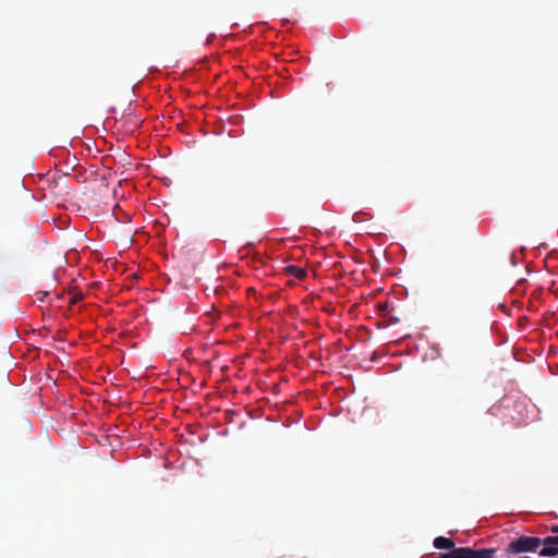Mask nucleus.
Instances as JSON below:
<instances>
[{
	"instance_id": "nucleus-4",
	"label": "nucleus",
	"mask_w": 558,
	"mask_h": 558,
	"mask_svg": "<svg viewBox=\"0 0 558 558\" xmlns=\"http://www.w3.org/2000/svg\"><path fill=\"white\" fill-rule=\"evenodd\" d=\"M541 556H556L558 555V547L555 544L545 545L539 551Z\"/></svg>"
},
{
	"instance_id": "nucleus-6",
	"label": "nucleus",
	"mask_w": 558,
	"mask_h": 558,
	"mask_svg": "<svg viewBox=\"0 0 558 558\" xmlns=\"http://www.w3.org/2000/svg\"><path fill=\"white\" fill-rule=\"evenodd\" d=\"M544 544H545V545L555 544V545L558 547V536H555V537H547V538L544 541Z\"/></svg>"
},
{
	"instance_id": "nucleus-5",
	"label": "nucleus",
	"mask_w": 558,
	"mask_h": 558,
	"mask_svg": "<svg viewBox=\"0 0 558 558\" xmlns=\"http://www.w3.org/2000/svg\"><path fill=\"white\" fill-rule=\"evenodd\" d=\"M287 271L291 275H294L295 277H299V278L303 277L305 274V271L302 268L296 267V266H288Z\"/></svg>"
},
{
	"instance_id": "nucleus-1",
	"label": "nucleus",
	"mask_w": 558,
	"mask_h": 558,
	"mask_svg": "<svg viewBox=\"0 0 558 558\" xmlns=\"http://www.w3.org/2000/svg\"><path fill=\"white\" fill-rule=\"evenodd\" d=\"M493 550H473L471 548H457L447 558H490Z\"/></svg>"
},
{
	"instance_id": "nucleus-2",
	"label": "nucleus",
	"mask_w": 558,
	"mask_h": 558,
	"mask_svg": "<svg viewBox=\"0 0 558 558\" xmlns=\"http://www.w3.org/2000/svg\"><path fill=\"white\" fill-rule=\"evenodd\" d=\"M541 544V539L536 537H521L511 544L512 550L515 553L534 551Z\"/></svg>"
},
{
	"instance_id": "nucleus-7",
	"label": "nucleus",
	"mask_w": 558,
	"mask_h": 558,
	"mask_svg": "<svg viewBox=\"0 0 558 558\" xmlns=\"http://www.w3.org/2000/svg\"><path fill=\"white\" fill-rule=\"evenodd\" d=\"M553 531H554V532H556V533H558V526H555V527L553 529Z\"/></svg>"
},
{
	"instance_id": "nucleus-3",
	"label": "nucleus",
	"mask_w": 558,
	"mask_h": 558,
	"mask_svg": "<svg viewBox=\"0 0 558 558\" xmlns=\"http://www.w3.org/2000/svg\"><path fill=\"white\" fill-rule=\"evenodd\" d=\"M434 546L438 549H450L453 548L454 544L451 539L439 536L435 538Z\"/></svg>"
}]
</instances>
